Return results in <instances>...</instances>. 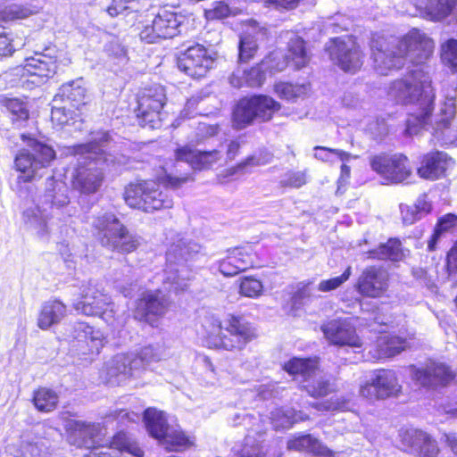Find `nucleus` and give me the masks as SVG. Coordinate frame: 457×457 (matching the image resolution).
<instances>
[{
  "instance_id": "5fc2aeb1",
  "label": "nucleus",
  "mask_w": 457,
  "mask_h": 457,
  "mask_svg": "<svg viewBox=\"0 0 457 457\" xmlns=\"http://www.w3.org/2000/svg\"><path fill=\"white\" fill-rule=\"evenodd\" d=\"M120 234L114 245H111L108 248L122 253H130L137 248L139 239L136 236L129 234L126 228Z\"/></svg>"
},
{
  "instance_id": "a211bd4d",
  "label": "nucleus",
  "mask_w": 457,
  "mask_h": 457,
  "mask_svg": "<svg viewBox=\"0 0 457 457\" xmlns=\"http://www.w3.org/2000/svg\"><path fill=\"white\" fill-rule=\"evenodd\" d=\"M455 92L445 96L440 112L437 114L435 125L432 127L433 137L441 145H457V130L451 126L456 112Z\"/></svg>"
},
{
  "instance_id": "0e129e2a",
  "label": "nucleus",
  "mask_w": 457,
  "mask_h": 457,
  "mask_svg": "<svg viewBox=\"0 0 457 457\" xmlns=\"http://www.w3.org/2000/svg\"><path fill=\"white\" fill-rule=\"evenodd\" d=\"M307 182L306 172L302 170H289L285 173L281 184L285 187L299 188Z\"/></svg>"
},
{
  "instance_id": "a19ab883",
  "label": "nucleus",
  "mask_w": 457,
  "mask_h": 457,
  "mask_svg": "<svg viewBox=\"0 0 457 457\" xmlns=\"http://www.w3.org/2000/svg\"><path fill=\"white\" fill-rule=\"evenodd\" d=\"M425 8L434 21H441L450 14L457 17V0H428Z\"/></svg>"
},
{
  "instance_id": "bf43d9fd",
  "label": "nucleus",
  "mask_w": 457,
  "mask_h": 457,
  "mask_svg": "<svg viewBox=\"0 0 457 457\" xmlns=\"http://www.w3.org/2000/svg\"><path fill=\"white\" fill-rule=\"evenodd\" d=\"M235 0H222L215 2L212 8L206 12L207 17L210 19H223L234 13L231 6Z\"/></svg>"
},
{
  "instance_id": "4c0bfd02",
  "label": "nucleus",
  "mask_w": 457,
  "mask_h": 457,
  "mask_svg": "<svg viewBox=\"0 0 457 457\" xmlns=\"http://www.w3.org/2000/svg\"><path fill=\"white\" fill-rule=\"evenodd\" d=\"M367 258L378 260H391L398 262L404 256L401 242L396 238L389 239L386 244L380 245L377 249L368 251Z\"/></svg>"
},
{
  "instance_id": "79ce46f5",
  "label": "nucleus",
  "mask_w": 457,
  "mask_h": 457,
  "mask_svg": "<svg viewBox=\"0 0 457 457\" xmlns=\"http://www.w3.org/2000/svg\"><path fill=\"white\" fill-rule=\"evenodd\" d=\"M303 386L312 397H323L336 390L335 384L329 378H327L318 373L315 374L308 380L305 381Z\"/></svg>"
},
{
  "instance_id": "c85d7f7f",
  "label": "nucleus",
  "mask_w": 457,
  "mask_h": 457,
  "mask_svg": "<svg viewBox=\"0 0 457 457\" xmlns=\"http://www.w3.org/2000/svg\"><path fill=\"white\" fill-rule=\"evenodd\" d=\"M168 306V299L160 291H146L137 301L136 317L143 320L148 315L162 316L165 313Z\"/></svg>"
},
{
  "instance_id": "473e14b6",
  "label": "nucleus",
  "mask_w": 457,
  "mask_h": 457,
  "mask_svg": "<svg viewBox=\"0 0 457 457\" xmlns=\"http://www.w3.org/2000/svg\"><path fill=\"white\" fill-rule=\"evenodd\" d=\"M43 201L56 209L68 206L70 198L67 185L62 180L54 179V177L48 178L45 185Z\"/></svg>"
},
{
  "instance_id": "bb28decb",
  "label": "nucleus",
  "mask_w": 457,
  "mask_h": 457,
  "mask_svg": "<svg viewBox=\"0 0 457 457\" xmlns=\"http://www.w3.org/2000/svg\"><path fill=\"white\" fill-rule=\"evenodd\" d=\"M253 264L250 246L228 250L227 256L219 262V270L226 277H232Z\"/></svg>"
},
{
  "instance_id": "37998d69",
  "label": "nucleus",
  "mask_w": 457,
  "mask_h": 457,
  "mask_svg": "<svg viewBox=\"0 0 457 457\" xmlns=\"http://www.w3.org/2000/svg\"><path fill=\"white\" fill-rule=\"evenodd\" d=\"M2 105L9 112L12 123L18 127L27 121L29 117L28 105L18 98H4L1 101Z\"/></svg>"
},
{
  "instance_id": "09e8293b",
  "label": "nucleus",
  "mask_w": 457,
  "mask_h": 457,
  "mask_svg": "<svg viewBox=\"0 0 457 457\" xmlns=\"http://www.w3.org/2000/svg\"><path fill=\"white\" fill-rule=\"evenodd\" d=\"M457 227V216L452 213H448L442 218L439 219L436 227L435 228L434 234L431 237V239L428 241V248L430 251L435 250L436 244L443 232H447L453 228Z\"/></svg>"
},
{
  "instance_id": "39448f33",
  "label": "nucleus",
  "mask_w": 457,
  "mask_h": 457,
  "mask_svg": "<svg viewBox=\"0 0 457 457\" xmlns=\"http://www.w3.org/2000/svg\"><path fill=\"white\" fill-rule=\"evenodd\" d=\"M200 334L207 347L226 351H240L256 337L252 324L237 316L229 317L223 327L218 317L207 315L203 319Z\"/></svg>"
},
{
  "instance_id": "e2e57ef3",
  "label": "nucleus",
  "mask_w": 457,
  "mask_h": 457,
  "mask_svg": "<svg viewBox=\"0 0 457 457\" xmlns=\"http://www.w3.org/2000/svg\"><path fill=\"white\" fill-rule=\"evenodd\" d=\"M265 66L262 65V62L256 66L252 67L250 70H246L245 81L246 86L254 87H260L265 79Z\"/></svg>"
},
{
  "instance_id": "6ab92c4d",
  "label": "nucleus",
  "mask_w": 457,
  "mask_h": 457,
  "mask_svg": "<svg viewBox=\"0 0 457 457\" xmlns=\"http://www.w3.org/2000/svg\"><path fill=\"white\" fill-rule=\"evenodd\" d=\"M401 389L395 371L378 370L375 377L360 387V395L370 401L395 395Z\"/></svg>"
},
{
  "instance_id": "f704fd0d",
  "label": "nucleus",
  "mask_w": 457,
  "mask_h": 457,
  "mask_svg": "<svg viewBox=\"0 0 457 457\" xmlns=\"http://www.w3.org/2000/svg\"><path fill=\"white\" fill-rule=\"evenodd\" d=\"M406 347V342L398 337L384 334L378 337L373 350V358L385 359L395 356Z\"/></svg>"
},
{
  "instance_id": "72a5a7b5",
  "label": "nucleus",
  "mask_w": 457,
  "mask_h": 457,
  "mask_svg": "<svg viewBox=\"0 0 457 457\" xmlns=\"http://www.w3.org/2000/svg\"><path fill=\"white\" fill-rule=\"evenodd\" d=\"M67 308L58 300L45 303L37 317V326L41 329H48L58 324L65 316Z\"/></svg>"
},
{
  "instance_id": "c9c22d12",
  "label": "nucleus",
  "mask_w": 457,
  "mask_h": 457,
  "mask_svg": "<svg viewBox=\"0 0 457 457\" xmlns=\"http://www.w3.org/2000/svg\"><path fill=\"white\" fill-rule=\"evenodd\" d=\"M286 56L295 70L305 67L311 60V54L304 40L296 35L290 37Z\"/></svg>"
},
{
  "instance_id": "338daca9",
  "label": "nucleus",
  "mask_w": 457,
  "mask_h": 457,
  "mask_svg": "<svg viewBox=\"0 0 457 457\" xmlns=\"http://www.w3.org/2000/svg\"><path fill=\"white\" fill-rule=\"evenodd\" d=\"M313 407L318 411H344L348 407V400L344 397L335 396L329 401L314 403Z\"/></svg>"
},
{
  "instance_id": "ea45409f",
  "label": "nucleus",
  "mask_w": 457,
  "mask_h": 457,
  "mask_svg": "<svg viewBox=\"0 0 457 457\" xmlns=\"http://www.w3.org/2000/svg\"><path fill=\"white\" fill-rule=\"evenodd\" d=\"M284 370L290 375L302 377L303 382H305L315 374L317 361L312 359L294 357L285 363Z\"/></svg>"
},
{
  "instance_id": "4468645a",
  "label": "nucleus",
  "mask_w": 457,
  "mask_h": 457,
  "mask_svg": "<svg viewBox=\"0 0 457 457\" xmlns=\"http://www.w3.org/2000/svg\"><path fill=\"white\" fill-rule=\"evenodd\" d=\"M166 100L164 88L154 86L145 88L138 96L137 117L141 126L151 129L161 125V110Z\"/></svg>"
},
{
  "instance_id": "f8f14e48",
  "label": "nucleus",
  "mask_w": 457,
  "mask_h": 457,
  "mask_svg": "<svg viewBox=\"0 0 457 457\" xmlns=\"http://www.w3.org/2000/svg\"><path fill=\"white\" fill-rule=\"evenodd\" d=\"M331 62L345 72L355 73L363 63V54L351 37H335L326 45Z\"/></svg>"
},
{
  "instance_id": "c756f323",
  "label": "nucleus",
  "mask_w": 457,
  "mask_h": 457,
  "mask_svg": "<svg viewBox=\"0 0 457 457\" xmlns=\"http://www.w3.org/2000/svg\"><path fill=\"white\" fill-rule=\"evenodd\" d=\"M287 449L310 453L317 457H337L338 454L311 434L298 435L292 437L287 441Z\"/></svg>"
},
{
  "instance_id": "7c9ffc66",
  "label": "nucleus",
  "mask_w": 457,
  "mask_h": 457,
  "mask_svg": "<svg viewBox=\"0 0 457 457\" xmlns=\"http://www.w3.org/2000/svg\"><path fill=\"white\" fill-rule=\"evenodd\" d=\"M453 164V161L445 153L428 154L424 157L421 167L418 169V173L423 179L435 180L444 176L446 170Z\"/></svg>"
},
{
  "instance_id": "6e6552de",
  "label": "nucleus",
  "mask_w": 457,
  "mask_h": 457,
  "mask_svg": "<svg viewBox=\"0 0 457 457\" xmlns=\"http://www.w3.org/2000/svg\"><path fill=\"white\" fill-rule=\"evenodd\" d=\"M80 299L74 303L77 312L88 315H100L110 326L120 328L125 323L123 317H115L114 303L111 297L104 293L102 285L89 280L80 287Z\"/></svg>"
},
{
  "instance_id": "49530a36",
  "label": "nucleus",
  "mask_w": 457,
  "mask_h": 457,
  "mask_svg": "<svg viewBox=\"0 0 457 457\" xmlns=\"http://www.w3.org/2000/svg\"><path fill=\"white\" fill-rule=\"evenodd\" d=\"M25 223L37 235L43 237L48 233V226L39 207L29 208L23 212Z\"/></svg>"
},
{
  "instance_id": "2eb2a0df",
  "label": "nucleus",
  "mask_w": 457,
  "mask_h": 457,
  "mask_svg": "<svg viewBox=\"0 0 457 457\" xmlns=\"http://www.w3.org/2000/svg\"><path fill=\"white\" fill-rule=\"evenodd\" d=\"M55 52L54 48H46L44 52H36L33 56L25 59L22 67L15 68L16 74H21L22 78L34 77L35 79L31 81L34 84L42 83L56 72Z\"/></svg>"
},
{
  "instance_id": "5701e85b",
  "label": "nucleus",
  "mask_w": 457,
  "mask_h": 457,
  "mask_svg": "<svg viewBox=\"0 0 457 457\" xmlns=\"http://www.w3.org/2000/svg\"><path fill=\"white\" fill-rule=\"evenodd\" d=\"M456 376V372L446 363L430 361L425 368L416 370L413 378L422 386L446 385Z\"/></svg>"
},
{
  "instance_id": "052dcab7",
  "label": "nucleus",
  "mask_w": 457,
  "mask_h": 457,
  "mask_svg": "<svg viewBox=\"0 0 457 457\" xmlns=\"http://www.w3.org/2000/svg\"><path fill=\"white\" fill-rule=\"evenodd\" d=\"M290 64L286 55L280 53H272L262 60V65L265 69L270 70V72H278L284 71Z\"/></svg>"
},
{
  "instance_id": "ddd939ff",
  "label": "nucleus",
  "mask_w": 457,
  "mask_h": 457,
  "mask_svg": "<svg viewBox=\"0 0 457 457\" xmlns=\"http://www.w3.org/2000/svg\"><path fill=\"white\" fill-rule=\"evenodd\" d=\"M182 16L167 8H161L140 32V38L146 43L171 38L179 33Z\"/></svg>"
},
{
  "instance_id": "f03ea898",
  "label": "nucleus",
  "mask_w": 457,
  "mask_h": 457,
  "mask_svg": "<svg viewBox=\"0 0 457 457\" xmlns=\"http://www.w3.org/2000/svg\"><path fill=\"white\" fill-rule=\"evenodd\" d=\"M388 95L398 103L417 104L419 112L410 115L406 121V133L415 135L428 125L435 99L431 79L421 70L413 71L410 76L392 83Z\"/></svg>"
},
{
  "instance_id": "13d9d810",
  "label": "nucleus",
  "mask_w": 457,
  "mask_h": 457,
  "mask_svg": "<svg viewBox=\"0 0 457 457\" xmlns=\"http://www.w3.org/2000/svg\"><path fill=\"white\" fill-rule=\"evenodd\" d=\"M37 11L36 8L30 6H23L13 4L6 7L3 11V19L4 21H14L18 19H25L29 16L36 13Z\"/></svg>"
},
{
  "instance_id": "69168bd1",
  "label": "nucleus",
  "mask_w": 457,
  "mask_h": 457,
  "mask_svg": "<svg viewBox=\"0 0 457 457\" xmlns=\"http://www.w3.org/2000/svg\"><path fill=\"white\" fill-rule=\"evenodd\" d=\"M25 42L21 39L20 42H14L8 37L4 28L0 27V56H7L12 54L16 46H23Z\"/></svg>"
},
{
  "instance_id": "58836bf2",
  "label": "nucleus",
  "mask_w": 457,
  "mask_h": 457,
  "mask_svg": "<svg viewBox=\"0 0 457 457\" xmlns=\"http://www.w3.org/2000/svg\"><path fill=\"white\" fill-rule=\"evenodd\" d=\"M58 96L70 103L71 106L79 108L86 104V89L83 86V80L77 79L63 84L59 90Z\"/></svg>"
},
{
  "instance_id": "1a4fd4ad",
  "label": "nucleus",
  "mask_w": 457,
  "mask_h": 457,
  "mask_svg": "<svg viewBox=\"0 0 457 457\" xmlns=\"http://www.w3.org/2000/svg\"><path fill=\"white\" fill-rule=\"evenodd\" d=\"M144 421L151 436L168 451H180L190 445L188 437L177 424H170L166 414L149 408L144 412Z\"/></svg>"
},
{
  "instance_id": "20e7f679",
  "label": "nucleus",
  "mask_w": 457,
  "mask_h": 457,
  "mask_svg": "<svg viewBox=\"0 0 457 457\" xmlns=\"http://www.w3.org/2000/svg\"><path fill=\"white\" fill-rule=\"evenodd\" d=\"M190 180H194V178L188 175L181 177L166 175L160 181L137 180L125 187L123 198L128 206L145 212L170 209L173 206V199L169 192L162 188L161 182L166 187L177 189Z\"/></svg>"
},
{
  "instance_id": "b1692460",
  "label": "nucleus",
  "mask_w": 457,
  "mask_h": 457,
  "mask_svg": "<svg viewBox=\"0 0 457 457\" xmlns=\"http://www.w3.org/2000/svg\"><path fill=\"white\" fill-rule=\"evenodd\" d=\"M388 288V274L386 270L369 267L358 279V292L368 297L378 298L385 295Z\"/></svg>"
},
{
  "instance_id": "e433bc0d",
  "label": "nucleus",
  "mask_w": 457,
  "mask_h": 457,
  "mask_svg": "<svg viewBox=\"0 0 457 457\" xmlns=\"http://www.w3.org/2000/svg\"><path fill=\"white\" fill-rule=\"evenodd\" d=\"M264 35L265 30H257L255 27H251L244 32L239 41V61L241 62H246L254 56L258 50V41Z\"/></svg>"
},
{
  "instance_id": "4be33fe9",
  "label": "nucleus",
  "mask_w": 457,
  "mask_h": 457,
  "mask_svg": "<svg viewBox=\"0 0 457 457\" xmlns=\"http://www.w3.org/2000/svg\"><path fill=\"white\" fill-rule=\"evenodd\" d=\"M177 161L188 163L195 170H210L222 159V153L219 150L201 151L194 146L186 145L175 150Z\"/></svg>"
},
{
  "instance_id": "a18cd8bd",
  "label": "nucleus",
  "mask_w": 457,
  "mask_h": 457,
  "mask_svg": "<svg viewBox=\"0 0 457 457\" xmlns=\"http://www.w3.org/2000/svg\"><path fill=\"white\" fill-rule=\"evenodd\" d=\"M33 402L39 411L50 412L57 407L59 396L54 390L42 387L34 393Z\"/></svg>"
},
{
  "instance_id": "680f3d73",
  "label": "nucleus",
  "mask_w": 457,
  "mask_h": 457,
  "mask_svg": "<svg viewBox=\"0 0 457 457\" xmlns=\"http://www.w3.org/2000/svg\"><path fill=\"white\" fill-rule=\"evenodd\" d=\"M351 276V267H348L342 275L329 279L321 280L318 285V290L323 293L336 290L341 287Z\"/></svg>"
},
{
  "instance_id": "412c9836",
  "label": "nucleus",
  "mask_w": 457,
  "mask_h": 457,
  "mask_svg": "<svg viewBox=\"0 0 457 457\" xmlns=\"http://www.w3.org/2000/svg\"><path fill=\"white\" fill-rule=\"evenodd\" d=\"M321 330L332 345L354 348L362 346V342L356 334L355 328L345 320H330L321 327Z\"/></svg>"
},
{
  "instance_id": "2f4dec72",
  "label": "nucleus",
  "mask_w": 457,
  "mask_h": 457,
  "mask_svg": "<svg viewBox=\"0 0 457 457\" xmlns=\"http://www.w3.org/2000/svg\"><path fill=\"white\" fill-rule=\"evenodd\" d=\"M76 339L83 354H97L104 345L103 333L86 323H79L75 328Z\"/></svg>"
},
{
  "instance_id": "a878e982",
  "label": "nucleus",
  "mask_w": 457,
  "mask_h": 457,
  "mask_svg": "<svg viewBox=\"0 0 457 457\" xmlns=\"http://www.w3.org/2000/svg\"><path fill=\"white\" fill-rule=\"evenodd\" d=\"M110 446L96 447L86 457H119L120 453L127 452L135 457H143L144 451L125 433L120 432L112 437Z\"/></svg>"
},
{
  "instance_id": "864d4df0",
  "label": "nucleus",
  "mask_w": 457,
  "mask_h": 457,
  "mask_svg": "<svg viewBox=\"0 0 457 457\" xmlns=\"http://www.w3.org/2000/svg\"><path fill=\"white\" fill-rule=\"evenodd\" d=\"M263 285L261 280L253 277H245L239 283V294L249 298H256L262 295Z\"/></svg>"
},
{
  "instance_id": "f257e3e1",
  "label": "nucleus",
  "mask_w": 457,
  "mask_h": 457,
  "mask_svg": "<svg viewBox=\"0 0 457 457\" xmlns=\"http://www.w3.org/2000/svg\"><path fill=\"white\" fill-rule=\"evenodd\" d=\"M435 43L424 32L413 29L394 42L383 38L373 39L371 56L375 70L382 75L399 70L408 63L422 65L432 56Z\"/></svg>"
},
{
  "instance_id": "423d86ee",
  "label": "nucleus",
  "mask_w": 457,
  "mask_h": 457,
  "mask_svg": "<svg viewBox=\"0 0 457 457\" xmlns=\"http://www.w3.org/2000/svg\"><path fill=\"white\" fill-rule=\"evenodd\" d=\"M200 246L193 242L179 239L170 245L166 253V269L163 283L169 290L182 292L187 289L192 271L187 262L199 252Z\"/></svg>"
},
{
  "instance_id": "3c124183",
  "label": "nucleus",
  "mask_w": 457,
  "mask_h": 457,
  "mask_svg": "<svg viewBox=\"0 0 457 457\" xmlns=\"http://www.w3.org/2000/svg\"><path fill=\"white\" fill-rule=\"evenodd\" d=\"M314 157L324 162H334L337 159L345 162L348 161L351 154L339 149L328 148L317 145L313 148Z\"/></svg>"
},
{
  "instance_id": "0eeeda50",
  "label": "nucleus",
  "mask_w": 457,
  "mask_h": 457,
  "mask_svg": "<svg viewBox=\"0 0 457 457\" xmlns=\"http://www.w3.org/2000/svg\"><path fill=\"white\" fill-rule=\"evenodd\" d=\"M140 416L136 412H129L126 410H116L111 411L104 417L103 425L101 423H91L82 420H75L69 424L70 441L79 447L93 448L104 446L101 443L107 435L105 423L116 421L117 424H123L126 420L136 422Z\"/></svg>"
},
{
  "instance_id": "aec40b11",
  "label": "nucleus",
  "mask_w": 457,
  "mask_h": 457,
  "mask_svg": "<svg viewBox=\"0 0 457 457\" xmlns=\"http://www.w3.org/2000/svg\"><path fill=\"white\" fill-rule=\"evenodd\" d=\"M137 361L132 353L113 356L104 367L107 382L112 385H120L129 378L140 377Z\"/></svg>"
},
{
  "instance_id": "8fccbe9b",
  "label": "nucleus",
  "mask_w": 457,
  "mask_h": 457,
  "mask_svg": "<svg viewBox=\"0 0 457 457\" xmlns=\"http://www.w3.org/2000/svg\"><path fill=\"white\" fill-rule=\"evenodd\" d=\"M400 209L404 224H412L420 219L422 212H429L428 204L423 200H419L418 204L413 206L401 204Z\"/></svg>"
},
{
  "instance_id": "9b49d317",
  "label": "nucleus",
  "mask_w": 457,
  "mask_h": 457,
  "mask_svg": "<svg viewBox=\"0 0 457 457\" xmlns=\"http://www.w3.org/2000/svg\"><path fill=\"white\" fill-rule=\"evenodd\" d=\"M28 149H22L17 154L14 163L16 169L22 173L20 179L30 181L37 172L47 167L55 158L54 150L48 145L36 139H29Z\"/></svg>"
},
{
  "instance_id": "603ef678",
  "label": "nucleus",
  "mask_w": 457,
  "mask_h": 457,
  "mask_svg": "<svg viewBox=\"0 0 457 457\" xmlns=\"http://www.w3.org/2000/svg\"><path fill=\"white\" fill-rule=\"evenodd\" d=\"M442 62L454 71H457V39L450 38L440 46Z\"/></svg>"
},
{
  "instance_id": "dca6fc26",
  "label": "nucleus",
  "mask_w": 457,
  "mask_h": 457,
  "mask_svg": "<svg viewBox=\"0 0 457 457\" xmlns=\"http://www.w3.org/2000/svg\"><path fill=\"white\" fill-rule=\"evenodd\" d=\"M213 63L214 58L202 45L188 47L178 58V68L195 79L204 77Z\"/></svg>"
},
{
  "instance_id": "de8ad7c7",
  "label": "nucleus",
  "mask_w": 457,
  "mask_h": 457,
  "mask_svg": "<svg viewBox=\"0 0 457 457\" xmlns=\"http://www.w3.org/2000/svg\"><path fill=\"white\" fill-rule=\"evenodd\" d=\"M310 90L308 84L293 85L287 82H278L274 86L275 93L287 101L302 98L305 96Z\"/></svg>"
},
{
  "instance_id": "c03bdc74",
  "label": "nucleus",
  "mask_w": 457,
  "mask_h": 457,
  "mask_svg": "<svg viewBox=\"0 0 457 457\" xmlns=\"http://www.w3.org/2000/svg\"><path fill=\"white\" fill-rule=\"evenodd\" d=\"M270 419L275 428H287L306 418L301 411H296L292 408H281L272 411Z\"/></svg>"
},
{
  "instance_id": "cd10ccee",
  "label": "nucleus",
  "mask_w": 457,
  "mask_h": 457,
  "mask_svg": "<svg viewBox=\"0 0 457 457\" xmlns=\"http://www.w3.org/2000/svg\"><path fill=\"white\" fill-rule=\"evenodd\" d=\"M93 226L101 245L105 247L114 245L117 238H120L121 231H125V226L112 212L97 216Z\"/></svg>"
},
{
  "instance_id": "4d7b16f0",
  "label": "nucleus",
  "mask_w": 457,
  "mask_h": 457,
  "mask_svg": "<svg viewBox=\"0 0 457 457\" xmlns=\"http://www.w3.org/2000/svg\"><path fill=\"white\" fill-rule=\"evenodd\" d=\"M140 6V0H112L106 11L110 16L115 17L126 11L137 12Z\"/></svg>"
},
{
  "instance_id": "774afa93",
  "label": "nucleus",
  "mask_w": 457,
  "mask_h": 457,
  "mask_svg": "<svg viewBox=\"0 0 457 457\" xmlns=\"http://www.w3.org/2000/svg\"><path fill=\"white\" fill-rule=\"evenodd\" d=\"M51 119L54 123L62 126L69 123V120L71 119V112L67 110L65 106L54 107L52 109Z\"/></svg>"
},
{
  "instance_id": "9d476101",
  "label": "nucleus",
  "mask_w": 457,
  "mask_h": 457,
  "mask_svg": "<svg viewBox=\"0 0 457 457\" xmlns=\"http://www.w3.org/2000/svg\"><path fill=\"white\" fill-rule=\"evenodd\" d=\"M279 108V103L267 96L243 98L234 109L233 124L237 129H241L250 125L254 120H269Z\"/></svg>"
},
{
  "instance_id": "7ed1b4c3",
  "label": "nucleus",
  "mask_w": 457,
  "mask_h": 457,
  "mask_svg": "<svg viewBox=\"0 0 457 457\" xmlns=\"http://www.w3.org/2000/svg\"><path fill=\"white\" fill-rule=\"evenodd\" d=\"M106 132L96 133L89 143L73 147L78 155V167L72 175V186L75 190L85 195L96 193L104 181L101 162L108 161L104 153V144L109 141Z\"/></svg>"
},
{
  "instance_id": "393cba45",
  "label": "nucleus",
  "mask_w": 457,
  "mask_h": 457,
  "mask_svg": "<svg viewBox=\"0 0 457 457\" xmlns=\"http://www.w3.org/2000/svg\"><path fill=\"white\" fill-rule=\"evenodd\" d=\"M403 446L420 457H437L439 448L436 440L422 430L410 428L401 433Z\"/></svg>"
},
{
  "instance_id": "6e6d98bb",
  "label": "nucleus",
  "mask_w": 457,
  "mask_h": 457,
  "mask_svg": "<svg viewBox=\"0 0 457 457\" xmlns=\"http://www.w3.org/2000/svg\"><path fill=\"white\" fill-rule=\"evenodd\" d=\"M134 353L135 360L138 361L137 368L140 374L145 370L146 366L152 361H157L160 360V356L155 349L151 346H145L139 350V352H132Z\"/></svg>"
},
{
  "instance_id": "f3484780",
  "label": "nucleus",
  "mask_w": 457,
  "mask_h": 457,
  "mask_svg": "<svg viewBox=\"0 0 457 457\" xmlns=\"http://www.w3.org/2000/svg\"><path fill=\"white\" fill-rule=\"evenodd\" d=\"M371 168L387 183H400L407 179L411 169L408 159L402 154L378 155L371 160Z\"/></svg>"
}]
</instances>
